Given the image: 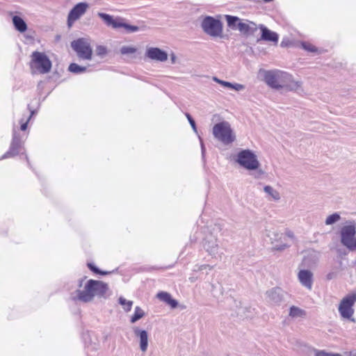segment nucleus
<instances>
[{
  "label": "nucleus",
  "instance_id": "f257e3e1",
  "mask_svg": "<svg viewBox=\"0 0 356 356\" xmlns=\"http://www.w3.org/2000/svg\"><path fill=\"white\" fill-rule=\"evenodd\" d=\"M264 80L269 87L274 89L295 90L300 87V83L294 81L291 74L278 70L265 72Z\"/></svg>",
  "mask_w": 356,
  "mask_h": 356
},
{
  "label": "nucleus",
  "instance_id": "f03ea898",
  "mask_svg": "<svg viewBox=\"0 0 356 356\" xmlns=\"http://www.w3.org/2000/svg\"><path fill=\"white\" fill-rule=\"evenodd\" d=\"M108 291V285L101 281L90 280L84 289L78 292V299L83 302H89L96 296H102Z\"/></svg>",
  "mask_w": 356,
  "mask_h": 356
},
{
  "label": "nucleus",
  "instance_id": "7ed1b4c3",
  "mask_svg": "<svg viewBox=\"0 0 356 356\" xmlns=\"http://www.w3.org/2000/svg\"><path fill=\"white\" fill-rule=\"evenodd\" d=\"M51 62L44 52L33 51L31 55L29 67L32 73L47 74L51 71Z\"/></svg>",
  "mask_w": 356,
  "mask_h": 356
},
{
  "label": "nucleus",
  "instance_id": "20e7f679",
  "mask_svg": "<svg viewBox=\"0 0 356 356\" xmlns=\"http://www.w3.org/2000/svg\"><path fill=\"white\" fill-rule=\"evenodd\" d=\"M227 26L234 30H238L245 35L254 34L258 29L257 25L250 20H241L237 17L225 15Z\"/></svg>",
  "mask_w": 356,
  "mask_h": 356
},
{
  "label": "nucleus",
  "instance_id": "39448f33",
  "mask_svg": "<svg viewBox=\"0 0 356 356\" xmlns=\"http://www.w3.org/2000/svg\"><path fill=\"white\" fill-rule=\"evenodd\" d=\"M214 137L225 145L232 143L235 140V135L227 122H221L213 127Z\"/></svg>",
  "mask_w": 356,
  "mask_h": 356
},
{
  "label": "nucleus",
  "instance_id": "423d86ee",
  "mask_svg": "<svg viewBox=\"0 0 356 356\" xmlns=\"http://www.w3.org/2000/svg\"><path fill=\"white\" fill-rule=\"evenodd\" d=\"M72 49L77 56L83 60H90L92 57V49L90 42L85 38H79L71 43Z\"/></svg>",
  "mask_w": 356,
  "mask_h": 356
},
{
  "label": "nucleus",
  "instance_id": "0eeeda50",
  "mask_svg": "<svg viewBox=\"0 0 356 356\" xmlns=\"http://www.w3.org/2000/svg\"><path fill=\"white\" fill-rule=\"evenodd\" d=\"M355 227L353 225L343 226L341 230V241L349 250H356Z\"/></svg>",
  "mask_w": 356,
  "mask_h": 356
},
{
  "label": "nucleus",
  "instance_id": "6e6552de",
  "mask_svg": "<svg viewBox=\"0 0 356 356\" xmlns=\"http://www.w3.org/2000/svg\"><path fill=\"white\" fill-rule=\"evenodd\" d=\"M237 162L248 170H257L260 164L256 155L250 150H242L238 154Z\"/></svg>",
  "mask_w": 356,
  "mask_h": 356
},
{
  "label": "nucleus",
  "instance_id": "1a4fd4ad",
  "mask_svg": "<svg viewBox=\"0 0 356 356\" xmlns=\"http://www.w3.org/2000/svg\"><path fill=\"white\" fill-rule=\"evenodd\" d=\"M98 16L103 19L107 26L114 29L124 28L128 32H135L139 28L136 26L129 25L123 22L122 18L114 19L111 15L103 13H99Z\"/></svg>",
  "mask_w": 356,
  "mask_h": 356
},
{
  "label": "nucleus",
  "instance_id": "9d476101",
  "mask_svg": "<svg viewBox=\"0 0 356 356\" xmlns=\"http://www.w3.org/2000/svg\"><path fill=\"white\" fill-rule=\"evenodd\" d=\"M22 138L15 131L9 149L3 154V159L15 157L24 154L25 149L23 146Z\"/></svg>",
  "mask_w": 356,
  "mask_h": 356
},
{
  "label": "nucleus",
  "instance_id": "9b49d317",
  "mask_svg": "<svg viewBox=\"0 0 356 356\" xmlns=\"http://www.w3.org/2000/svg\"><path fill=\"white\" fill-rule=\"evenodd\" d=\"M204 31L212 35L218 36L222 33V24L219 20L215 19L211 17H206L202 24Z\"/></svg>",
  "mask_w": 356,
  "mask_h": 356
},
{
  "label": "nucleus",
  "instance_id": "f8f14e48",
  "mask_svg": "<svg viewBox=\"0 0 356 356\" xmlns=\"http://www.w3.org/2000/svg\"><path fill=\"white\" fill-rule=\"evenodd\" d=\"M88 4L86 3H79L70 11L67 17V25L71 27L73 24L79 19L86 11Z\"/></svg>",
  "mask_w": 356,
  "mask_h": 356
},
{
  "label": "nucleus",
  "instance_id": "ddd939ff",
  "mask_svg": "<svg viewBox=\"0 0 356 356\" xmlns=\"http://www.w3.org/2000/svg\"><path fill=\"white\" fill-rule=\"evenodd\" d=\"M355 302L356 291H353L341 300L339 306V312H350Z\"/></svg>",
  "mask_w": 356,
  "mask_h": 356
},
{
  "label": "nucleus",
  "instance_id": "4468645a",
  "mask_svg": "<svg viewBox=\"0 0 356 356\" xmlns=\"http://www.w3.org/2000/svg\"><path fill=\"white\" fill-rule=\"evenodd\" d=\"M146 56L152 60L161 62L165 61L168 59L167 53L156 47L149 48L146 51Z\"/></svg>",
  "mask_w": 356,
  "mask_h": 356
},
{
  "label": "nucleus",
  "instance_id": "2eb2a0df",
  "mask_svg": "<svg viewBox=\"0 0 356 356\" xmlns=\"http://www.w3.org/2000/svg\"><path fill=\"white\" fill-rule=\"evenodd\" d=\"M300 282L308 289H312L313 284V273L309 270H301L298 275Z\"/></svg>",
  "mask_w": 356,
  "mask_h": 356
},
{
  "label": "nucleus",
  "instance_id": "dca6fc26",
  "mask_svg": "<svg viewBox=\"0 0 356 356\" xmlns=\"http://www.w3.org/2000/svg\"><path fill=\"white\" fill-rule=\"evenodd\" d=\"M135 335L139 337L140 348L142 351L145 352L147 350L148 347V333L146 330H140L138 328H134V330Z\"/></svg>",
  "mask_w": 356,
  "mask_h": 356
},
{
  "label": "nucleus",
  "instance_id": "f3484780",
  "mask_svg": "<svg viewBox=\"0 0 356 356\" xmlns=\"http://www.w3.org/2000/svg\"><path fill=\"white\" fill-rule=\"evenodd\" d=\"M259 28L261 31V40L271 41L273 42L275 44H277L279 37L275 32L270 31L263 25H260Z\"/></svg>",
  "mask_w": 356,
  "mask_h": 356
},
{
  "label": "nucleus",
  "instance_id": "a211bd4d",
  "mask_svg": "<svg viewBox=\"0 0 356 356\" xmlns=\"http://www.w3.org/2000/svg\"><path fill=\"white\" fill-rule=\"evenodd\" d=\"M156 297L159 300L169 305L171 309L176 308L178 305V302L168 292L161 291L157 293Z\"/></svg>",
  "mask_w": 356,
  "mask_h": 356
},
{
  "label": "nucleus",
  "instance_id": "6ab92c4d",
  "mask_svg": "<svg viewBox=\"0 0 356 356\" xmlns=\"http://www.w3.org/2000/svg\"><path fill=\"white\" fill-rule=\"evenodd\" d=\"M13 22L15 28L19 32L24 33L27 30V25L24 19L19 16H14L13 17Z\"/></svg>",
  "mask_w": 356,
  "mask_h": 356
},
{
  "label": "nucleus",
  "instance_id": "aec40b11",
  "mask_svg": "<svg viewBox=\"0 0 356 356\" xmlns=\"http://www.w3.org/2000/svg\"><path fill=\"white\" fill-rule=\"evenodd\" d=\"M34 112L33 111L29 113L24 115L23 118L20 120V130L22 131H25L27 129V125L32 116L33 115Z\"/></svg>",
  "mask_w": 356,
  "mask_h": 356
},
{
  "label": "nucleus",
  "instance_id": "412c9836",
  "mask_svg": "<svg viewBox=\"0 0 356 356\" xmlns=\"http://www.w3.org/2000/svg\"><path fill=\"white\" fill-rule=\"evenodd\" d=\"M69 70L73 73L78 74V73H81V72H86V67L79 66L76 63H72L69 66Z\"/></svg>",
  "mask_w": 356,
  "mask_h": 356
},
{
  "label": "nucleus",
  "instance_id": "4be33fe9",
  "mask_svg": "<svg viewBox=\"0 0 356 356\" xmlns=\"http://www.w3.org/2000/svg\"><path fill=\"white\" fill-rule=\"evenodd\" d=\"M119 303L122 306L123 309L126 311H130L133 305L132 301L127 300V299L122 297H120L119 298Z\"/></svg>",
  "mask_w": 356,
  "mask_h": 356
},
{
  "label": "nucleus",
  "instance_id": "5701e85b",
  "mask_svg": "<svg viewBox=\"0 0 356 356\" xmlns=\"http://www.w3.org/2000/svg\"><path fill=\"white\" fill-rule=\"evenodd\" d=\"M306 313H289L288 316L283 321L284 325H289L290 321L298 316H303Z\"/></svg>",
  "mask_w": 356,
  "mask_h": 356
},
{
  "label": "nucleus",
  "instance_id": "b1692460",
  "mask_svg": "<svg viewBox=\"0 0 356 356\" xmlns=\"http://www.w3.org/2000/svg\"><path fill=\"white\" fill-rule=\"evenodd\" d=\"M264 191L266 193L269 194L274 200L280 199V194L277 191H275L272 187L269 186H266L264 187Z\"/></svg>",
  "mask_w": 356,
  "mask_h": 356
},
{
  "label": "nucleus",
  "instance_id": "393cba45",
  "mask_svg": "<svg viewBox=\"0 0 356 356\" xmlns=\"http://www.w3.org/2000/svg\"><path fill=\"white\" fill-rule=\"evenodd\" d=\"M340 319L344 322L350 321L355 322V318L353 317L354 313H339Z\"/></svg>",
  "mask_w": 356,
  "mask_h": 356
},
{
  "label": "nucleus",
  "instance_id": "a878e982",
  "mask_svg": "<svg viewBox=\"0 0 356 356\" xmlns=\"http://www.w3.org/2000/svg\"><path fill=\"white\" fill-rule=\"evenodd\" d=\"M87 266L88 267V268L92 271L95 274H99V275H108L109 273L107 272V271H103V270H101L99 269H98L94 264H92V263H88L87 264Z\"/></svg>",
  "mask_w": 356,
  "mask_h": 356
},
{
  "label": "nucleus",
  "instance_id": "bb28decb",
  "mask_svg": "<svg viewBox=\"0 0 356 356\" xmlns=\"http://www.w3.org/2000/svg\"><path fill=\"white\" fill-rule=\"evenodd\" d=\"M340 219V216L338 213H335L329 216L325 220L326 225H332Z\"/></svg>",
  "mask_w": 356,
  "mask_h": 356
},
{
  "label": "nucleus",
  "instance_id": "cd10ccee",
  "mask_svg": "<svg viewBox=\"0 0 356 356\" xmlns=\"http://www.w3.org/2000/svg\"><path fill=\"white\" fill-rule=\"evenodd\" d=\"M302 45V47L307 51H309V52H316L318 51L317 48L314 45L312 44V43H309V42H302L301 44Z\"/></svg>",
  "mask_w": 356,
  "mask_h": 356
},
{
  "label": "nucleus",
  "instance_id": "c85d7f7f",
  "mask_svg": "<svg viewBox=\"0 0 356 356\" xmlns=\"http://www.w3.org/2000/svg\"><path fill=\"white\" fill-rule=\"evenodd\" d=\"M96 54L99 56H104L107 54V49L106 47L99 45L96 48Z\"/></svg>",
  "mask_w": 356,
  "mask_h": 356
},
{
  "label": "nucleus",
  "instance_id": "c756f323",
  "mask_svg": "<svg viewBox=\"0 0 356 356\" xmlns=\"http://www.w3.org/2000/svg\"><path fill=\"white\" fill-rule=\"evenodd\" d=\"M120 51L122 54H134L136 51V49L133 47H123Z\"/></svg>",
  "mask_w": 356,
  "mask_h": 356
},
{
  "label": "nucleus",
  "instance_id": "7c9ffc66",
  "mask_svg": "<svg viewBox=\"0 0 356 356\" xmlns=\"http://www.w3.org/2000/svg\"><path fill=\"white\" fill-rule=\"evenodd\" d=\"M315 356H342L338 353H330L324 350H316Z\"/></svg>",
  "mask_w": 356,
  "mask_h": 356
},
{
  "label": "nucleus",
  "instance_id": "2f4dec72",
  "mask_svg": "<svg viewBox=\"0 0 356 356\" xmlns=\"http://www.w3.org/2000/svg\"><path fill=\"white\" fill-rule=\"evenodd\" d=\"M145 313H134V314L131 318V322L132 323L142 318Z\"/></svg>",
  "mask_w": 356,
  "mask_h": 356
},
{
  "label": "nucleus",
  "instance_id": "473e14b6",
  "mask_svg": "<svg viewBox=\"0 0 356 356\" xmlns=\"http://www.w3.org/2000/svg\"><path fill=\"white\" fill-rule=\"evenodd\" d=\"M82 338L83 339L84 342L86 343L91 341V339H90V334H89L88 331H86V332L82 333Z\"/></svg>",
  "mask_w": 356,
  "mask_h": 356
},
{
  "label": "nucleus",
  "instance_id": "72a5a7b5",
  "mask_svg": "<svg viewBox=\"0 0 356 356\" xmlns=\"http://www.w3.org/2000/svg\"><path fill=\"white\" fill-rule=\"evenodd\" d=\"M186 116L187 119L188 120V122H190L191 127L194 129H195V122L194 120L192 118V117L191 116V115L188 113H186Z\"/></svg>",
  "mask_w": 356,
  "mask_h": 356
},
{
  "label": "nucleus",
  "instance_id": "f704fd0d",
  "mask_svg": "<svg viewBox=\"0 0 356 356\" xmlns=\"http://www.w3.org/2000/svg\"><path fill=\"white\" fill-rule=\"evenodd\" d=\"M220 84H221L223 86L229 88H232L233 87V84L232 83H231L229 82L225 81H220Z\"/></svg>",
  "mask_w": 356,
  "mask_h": 356
},
{
  "label": "nucleus",
  "instance_id": "c9c22d12",
  "mask_svg": "<svg viewBox=\"0 0 356 356\" xmlns=\"http://www.w3.org/2000/svg\"><path fill=\"white\" fill-rule=\"evenodd\" d=\"M232 89H235L236 90H240L243 88V86L241 84L233 85Z\"/></svg>",
  "mask_w": 356,
  "mask_h": 356
},
{
  "label": "nucleus",
  "instance_id": "e433bc0d",
  "mask_svg": "<svg viewBox=\"0 0 356 356\" xmlns=\"http://www.w3.org/2000/svg\"><path fill=\"white\" fill-rule=\"evenodd\" d=\"M290 312H300V309L296 307H291V309H290Z\"/></svg>",
  "mask_w": 356,
  "mask_h": 356
},
{
  "label": "nucleus",
  "instance_id": "4c0bfd02",
  "mask_svg": "<svg viewBox=\"0 0 356 356\" xmlns=\"http://www.w3.org/2000/svg\"><path fill=\"white\" fill-rule=\"evenodd\" d=\"M333 277H334L333 273H330L327 274V280H331V279H332Z\"/></svg>",
  "mask_w": 356,
  "mask_h": 356
},
{
  "label": "nucleus",
  "instance_id": "58836bf2",
  "mask_svg": "<svg viewBox=\"0 0 356 356\" xmlns=\"http://www.w3.org/2000/svg\"><path fill=\"white\" fill-rule=\"evenodd\" d=\"M213 80H214L215 81H216L217 83H220V81H222V80H220V79H217V78H213Z\"/></svg>",
  "mask_w": 356,
  "mask_h": 356
},
{
  "label": "nucleus",
  "instance_id": "ea45409f",
  "mask_svg": "<svg viewBox=\"0 0 356 356\" xmlns=\"http://www.w3.org/2000/svg\"><path fill=\"white\" fill-rule=\"evenodd\" d=\"M135 312H140V309L138 307H136Z\"/></svg>",
  "mask_w": 356,
  "mask_h": 356
},
{
  "label": "nucleus",
  "instance_id": "a19ab883",
  "mask_svg": "<svg viewBox=\"0 0 356 356\" xmlns=\"http://www.w3.org/2000/svg\"><path fill=\"white\" fill-rule=\"evenodd\" d=\"M286 45V44H285L284 42H282V43H281V46H282V47H285Z\"/></svg>",
  "mask_w": 356,
  "mask_h": 356
},
{
  "label": "nucleus",
  "instance_id": "79ce46f5",
  "mask_svg": "<svg viewBox=\"0 0 356 356\" xmlns=\"http://www.w3.org/2000/svg\"><path fill=\"white\" fill-rule=\"evenodd\" d=\"M25 159H26V161L29 162V159H28V156L26 155H25Z\"/></svg>",
  "mask_w": 356,
  "mask_h": 356
}]
</instances>
